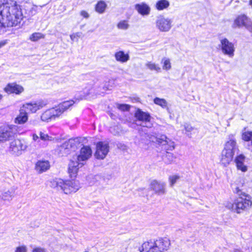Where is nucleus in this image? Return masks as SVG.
Here are the masks:
<instances>
[{
    "label": "nucleus",
    "mask_w": 252,
    "mask_h": 252,
    "mask_svg": "<svg viewBox=\"0 0 252 252\" xmlns=\"http://www.w3.org/2000/svg\"><path fill=\"white\" fill-rule=\"evenodd\" d=\"M92 89H90V88H89V89L86 88L85 89H84V94L82 95L80 97V99H82L83 98H86L89 95V94L91 93L90 92L92 91Z\"/></svg>",
    "instance_id": "obj_42"
},
{
    "label": "nucleus",
    "mask_w": 252,
    "mask_h": 252,
    "mask_svg": "<svg viewBox=\"0 0 252 252\" xmlns=\"http://www.w3.org/2000/svg\"><path fill=\"white\" fill-rule=\"evenodd\" d=\"M145 66L147 68L149 69L151 71H155L157 72H159L161 71V68L159 66L152 62H148L146 63Z\"/></svg>",
    "instance_id": "obj_31"
},
{
    "label": "nucleus",
    "mask_w": 252,
    "mask_h": 252,
    "mask_svg": "<svg viewBox=\"0 0 252 252\" xmlns=\"http://www.w3.org/2000/svg\"><path fill=\"white\" fill-rule=\"evenodd\" d=\"M223 147L231 149L237 152H240L239 145L237 142L235 135L233 134H230L227 135Z\"/></svg>",
    "instance_id": "obj_15"
},
{
    "label": "nucleus",
    "mask_w": 252,
    "mask_h": 252,
    "mask_svg": "<svg viewBox=\"0 0 252 252\" xmlns=\"http://www.w3.org/2000/svg\"><path fill=\"white\" fill-rule=\"evenodd\" d=\"M157 142L158 144L163 146L168 145L169 148H165L166 150H172L174 149V143L172 141L169 140L166 135H161L157 138Z\"/></svg>",
    "instance_id": "obj_22"
},
{
    "label": "nucleus",
    "mask_w": 252,
    "mask_h": 252,
    "mask_svg": "<svg viewBox=\"0 0 252 252\" xmlns=\"http://www.w3.org/2000/svg\"><path fill=\"white\" fill-rule=\"evenodd\" d=\"M92 151L89 146H83L79 154L74 157L70 161L68 166V172L71 177H75L79 168L84 165L85 162L90 158Z\"/></svg>",
    "instance_id": "obj_2"
},
{
    "label": "nucleus",
    "mask_w": 252,
    "mask_h": 252,
    "mask_svg": "<svg viewBox=\"0 0 252 252\" xmlns=\"http://www.w3.org/2000/svg\"><path fill=\"white\" fill-rule=\"evenodd\" d=\"M32 139L33 141L37 142L38 143L39 142L40 140V137H39V136L35 133L32 134Z\"/></svg>",
    "instance_id": "obj_47"
},
{
    "label": "nucleus",
    "mask_w": 252,
    "mask_h": 252,
    "mask_svg": "<svg viewBox=\"0 0 252 252\" xmlns=\"http://www.w3.org/2000/svg\"><path fill=\"white\" fill-rule=\"evenodd\" d=\"M40 139L43 141H49L53 140V137L49 136L44 132L40 131L39 132Z\"/></svg>",
    "instance_id": "obj_37"
},
{
    "label": "nucleus",
    "mask_w": 252,
    "mask_h": 252,
    "mask_svg": "<svg viewBox=\"0 0 252 252\" xmlns=\"http://www.w3.org/2000/svg\"><path fill=\"white\" fill-rule=\"evenodd\" d=\"M219 47L223 55L227 56L230 58L234 57L235 50L234 45L227 38H224L220 39Z\"/></svg>",
    "instance_id": "obj_8"
},
{
    "label": "nucleus",
    "mask_w": 252,
    "mask_h": 252,
    "mask_svg": "<svg viewBox=\"0 0 252 252\" xmlns=\"http://www.w3.org/2000/svg\"><path fill=\"white\" fill-rule=\"evenodd\" d=\"M249 4L251 6V7L252 8V0H250V1H249Z\"/></svg>",
    "instance_id": "obj_52"
},
{
    "label": "nucleus",
    "mask_w": 252,
    "mask_h": 252,
    "mask_svg": "<svg viewBox=\"0 0 252 252\" xmlns=\"http://www.w3.org/2000/svg\"><path fill=\"white\" fill-rule=\"evenodd\" d=\"M80 15L85 18H88L89 17V14L85 10L81 11L80 12Z\"/></svg>",
    "instance_id": "obj_48"
},
{
    "label": "nucleus",
    "mask_w": 252,
    "mask_h": 252,
    "mask_svg": "<svg viewBox=\"0 0 252 252\" xmlns=\"http://www.w3.org/2000/svg\"><path fill=\"white\" fill-rule=\"evenodd\" d=\"M135 117L139 121L145 122V126H146L147 127H151L152 125L151 123H150L151 116L149 114L144 112L141 110L138 109V110L136 111V112L135 113Z\"/></svg>",
    "instance_id": "obj_18"
},
{
    "label": "nucleus",
    "mask_w": 252,
    "mask_h": 252,
    "mask_svg": "<svg viewBox=\"0 0 252 252\" xmlns=\"http://www.w3.org/2000/svg\"><path fill=\"white\" fill-rule=\"evenodd\" d=\"M244 180L241 178H238L235 181L231 184V188L235 193L240 194L244 193L242 191L241 188L243 186Z\"/></svg>",
    "instance_id": "obj_25"
},
{
    "label": "nucleus",
    "mask_w": 252,
    "mask_h": 252,
    "mask_svg": "<svg viewBox=\"0 0 252 252\" xmlns=\"http://www.w3.org/2000/svg\"><path fill=\"white\" fill-rule=\"evenodd\" d=\"M234 26L238 27L244 26L250 32H252V22L245 15L238 16L234 21Z\"/></svg>",
    "instance_id": "obj_14"
},
{
    "label": "nucleus",
    "mask_w": 252,
    "mask_h": 252,
    "mask_svg": "<svg viewBox=\"0 0 252 252\" xmlns=\"http://www.w3.org/2000/svg\"><path fill=\"white\" fill-rule=\"evenodd\" d=\"M80 144L79 138H71L59 147L58 151L62 156L68 155L71 152L75 151Z\"/></svg>",
    "instance_id": "obj_6"
},
{
    "label": "nucleus",
    "mask_w": 252,
    "mask_h": 252,
    "mask_svg": "<svg viewBox=\"0 0 252 252\" xmlns=\"http://www.w3.org/2000/svg\"><path fill=\"white\" fill-rule=\"evenodd\" d=\"M150 188L156 194L158 195L164 194L166 192L164 183L153 181L151 183Z\"/></svg>",
    "instance_id": "obj_17"
},
{
    "label": "nucleus",
    "mask_w": 252,
    "mask_h": 252,
    "mask_svg": "<svg viewBox=\"0 0 252 252\" xmlns=\"http://www.w3.org/2000/svg\"><path fill=\"white\" fill-rule=\"evenodd\" d=\"M239 196L236 198L233 203H229L227 207L234 212L240 214L247 211L252 205V197L245 192L237 194Z\"/></svg>",
    "instance_id": "obj_5"
},
{
    "label": "nucleus",
    "mask_w": 252,
    "mask_h": 252,
    "mask_svg": "<svg viewBox=\"0 0 252 252\" xmlns=\"http://www.w3.org/2000/svg\"><path fill=\"white\" fill-rule=\"evenodd\" d=\"M17 130L15 125H3L0 126V143L12 139Z\"/></svg>",
    "instance_id": "obj_7"
},
{
    "label": "nucleus",
    "mask_w": 252,
    "mask_h": 252,
    "mask_svg": "<svg viewBox=\"0 0 252 252\" xmlns=\"http://www.w3.org/2000/svg\"><path fill=\"white\" fill-rule=\"evenodd\" d=\"M108 151V143L104 142H99L96 145L95 156L98 159H103L106 157Z\"/></svg>",
    "instance_id": "obj_13"
},
{
    "label": "nucleus",
    "mask_w": 252,
    "mask_h": 252,
    "mask_svg": "<svg viewBox=\"0 0 252 252\" xmlns=\"http://www.w3.org/2000/svg\"><path fill=\"white\" fill-rule=\"evenodd\" d=\"M135 9L143 16L148 15L151 10L150 7L144 2L135 4Z\"/></svg>",
    "instance_id": "obj_24"
},
{
    "label": "nucleus",
    "mask_w": 252,
    "mask_h": 252,
    "mask_svg": "<svg viewBox=\"0 0 252 252\" xmlns=\"http://www.w3.org/2000/svg\"><path fill=\"white\" fill-rule=\"evenodd\" d=\"M109 87L110 84L109 81H108V82H105V84L103 85L102 88L104 91L102 92V93H103L104 92L109 90Z\"/></svg>",
    "instance_id": "obj_46"
},
{
    "label": "nucleus",
    "mask_w": 252,
    "mask_h": 252,
    "mask_svg": "<svg viewBox=\"0 0 252 252\" xmlns=\"http://www.w3.org/2000/svg\"><path fill=\"white\" fill-rule=\"evenodd\" d=\"M49 186L58 190H62L65 194L77 191L80 188L78 181L75 180H63L56 178L50 181Z\"/></svg>",
    "instance_id": "obj_3"
},
{
    "label": "nucleus",
    "mask_w": 252,
    "mask_h": 252,
    "mask_svg": "<svg viewBox=\"0 0 252 252\" xmlns=\"http://www.w3.org/2000/svg\"><path fill=\"white\" fill-rule=\"evenodd\" d=\"M154 240H150L143 243L139 248L140 252H158Z\"/></svg>",
    "instance_id": "obj_20"
},
{
    "label": "nucleus",
    "mask_w": 252,
    "mask_h": 252,
    "mask_svg": "<svg viewBox=\"0 0 252 252\" xmlns=\"http://www.w3.org/2000/svg\"><path fill=\"white\" fill-rule=\"evenodd\" d=\"M14 192V189H11L3 191L0 196L3 200L10 201L13 198Z\"/></svg>",
    "instance_id": "obj_29"
},
{
    "label": "nucleus",
    "mask_w": 252,
    "mask_h": 252,
    "mask_svg": "<svg viewBox=\"0 0 252 252\" xmlns=\"http://www.w3.org/2000/svg\"><path fill=\"white\" fill-rule=\"evenodd\" d=\"M2 98V95L1 94H0V99Z\"/></svg>",
    "instance_id": "obj_54"
},
{
    "label": "nucleus",
    "mask_w": 252,
    "mask_h": 252,
    "mask_svg": "<svg viewBox=\"0 0 252 252\" xmlns=\"http://www.w3.org/2000/svg\"><path fill=\"white\" fill-rule=\"evenodd\" d=\"M169 6V2L167 0H159L156 4V8L158 10L167 8Z\"/></svg>",
    "instance_id": "obj_30"
},
{
    "label": "nucleus",
    "mask_w": 252,
    "mask_h": 252,
    "mask_svg": "<svg viewBox=\"0 0 252 252\" xmlns=\"http://www.w3.org/2000/svg\"><path fill=\"white\" fill-rule=\"evenodd\" d=\"M74 101L73 100L65 101L55 107L52 108L44 111L41 115L42 121L48 122L49 121L59 117L65 111L73 105Z\"/></svg>",
    "instance_id": "obj_4"
},
{
    "label": "nucleus",
    "mask_w": 252,
    "mask_h": 252,
    "mask_svg": "<svg viewBox=\"0 0 252 252\" xmlns=\"http://www.w3.org/2000/svg\"><path fill=\"white\" fill-rule=\"evenodd\" d=\"M27 146L23 141L20 139H15L10 143L9 147V153L14 156H19L23 151L26 150Z\"/></svg>",
    "instance_id": "obj_9"
},
{
    "label": "nucleus",
    "mask_w": 252,
    "mask_h": 252,
    "mask_svg": "<svg viewBox=\"0 0 252 252\" xmlns=\"http://www.w3.org/2000/svg\"><path fill=\"white\" fill-rule=\"evenodd\" d=\"M154 241L158 252H164L167 251L170 246V241L166 238H160Z\"/></svg>",
    "instance_id": "obj_16"
},
{
    "label": "nucleus",
    "mask_w": 252,
    "mask_h": 252,
    "mask_svg": "<svg viewBox=\"0 0 252 252\" xmlns=\"http://www.w3.org/2000/svg\"><path fill=\"white\" fill-rule=\"evenodd\" d=\"M175 158L173 156V154L167 152L164 158V160L165 162L167 163H170L171 162L174 161Z\"/></svg>",
    "instance_id": "obj_38"
},
{
    "label": "nucleus",
    "mask_w": 252,
    "mask_h": 252,
    "mask_svg": "<svg viewBox=\"0 0 252 252\" xmlns=\"http://www.w3.org/2000/svg\"><path fill=\"white\" fill-rule=\"evenodd\" d=\"M184 127L185 130L188 132H191L193 129V127H192L189 124H185L184 125Z\"/></svg>",
    "instance_id": "obj_43"
},
{
    "label": "nucleus",
    "mask_w": 252,
    "mask_h": 252,
    "mask_svg": "<svg viewBox=\"0 0 252 252\" xmlns=\"http://www.w3.org/2000/svg\"><path fill=\"white\" fill-rule=\"evenodd\" d=\"M6 44L5 41H1L0 42V48Z\"/></svg>",
    "instance_id": "obj_51"
},
{
    "label": "nucleus",
    "mask_w": 252,
    "mask_h": 252,
    "mask_svg": "<svg viewBox=\"0 0 252 252\" xmlns=\"http://www.w3.org/2000/svg\"><path fill=\"white\" fill-rule=\"evenodd\" d=\"M44 35L40 32H34L32 33L30 37V39L32 41H36L40 39L43 38Z\"/></svg>",
    "instance_id": "obj_34"
},
{
    "label": "nucleus",
    "mask_w": 252,
    "mask_h": 252,
    "mask_svg": "<svg viewBox=\"0 0 252 252\" xmlns=\"http://www.w3.org/2000/svg\"><path fill=\"white\" fill-rule=\"evenodd\" d=\"M234 252H242L241 251L239 250H235Z\"/></svg>",
    "instance_id": "obj_53"
},
{
    "label": "nucleus",
    "mask_w": 252,
    "mask_h": 252,
    "mask_svg": "<svg viewBox=\"0 0 252 252\" xmlns=\"http://www.w3.org/2000/svg\"><path fill=\"white\" fill-rule=\"evenodd\" d=\"M116 60L122 63H126L129 60V56L128 54H125L123 51H119L115 53Z\"/></svg>",
    "instance_id": "obj_28"
},
{
    "label": "nucleus",
    "mask_w": 252,
    "mask_h": 252,
    "mask_svg": "<svg viewBox=\"0 0 252 252\" xmlns=\"http://www.w3.org/2000/svg\"><path fill=\"white\" fill-rule=\"evenodd\" d=\"M47 105V102L44 100L33 101L24 104L21 107L28 113H34L37 110L41 109Z\"/></svg>",
    "instance_id": "obj_11"
},
{
    "label": "nucleus",
    "mask_w": 252,
    "mask_h": 252,
    "mask_svg": "<svg viewBox=\"0 0 252 252\" xmlns=\"http://www.w3.org/2000/svg\"><path fill=\"white\" fill-rule=\"evenodd\" d=\"M157 28L161 32H168L172 27V21L163 16L158 17L156 22Z\"/></svg>",
    "instance_id": "obj_12"
},
{
    "label": "nucleus",
    "mask_w": 252,
    "mask_h": 252,
    "mask_svg": "<svg viewBox=\"0 0 252 252\" xmlns=\"http://www.w3.org/2000/svg\"><path fill=\"white\" fill-rule=\"evenodd\" d=\"M242 139L245 141L250 142L248 144V149L252 151V131L243 132L242 134Z\"/></svg>",
    "instance_id": "obj_27"
},
{
    "label": "nucleus",
    "mask_w": 252,
    "mask_h": 252,
    "mask_svg": "<svg viewBox=\"0 0 252 252\" xmlns=\"http://www.w3.org/2000/svg\"><path fill=\"white\" fill-rule=\"evenodd\" d=\"M27 247L25 245L20 246L17 247L15 252H27Z\"/></svg>",
    "instance_id": "obj_41"
},
{
    "label": "nucleus",
    "mask_w": 252,
    "mask_h": 252,
    "mask_svg": "<svg viewBox=\"0 0 252 252\" xmlns=\"http://www.w3.org/2000/svg\"><path fill=\"white\" fill-rule=\"evenodd\" d=\"M4 91L8 94L14 93L18 94L24 91V88L16 83H9L5 87Z\"/></svg>",
    "instance_id": "obj_21"
},
{
    "label": "nucleus",
    "mask_w": 252,
    "mask_h": 252,
    "mask_svg": "<svg viewBox=\"0 0 252 252\" xmlns=\"http://www.w3.org/2000/svg\"><path fill=\"white\" fill-rule=\"evenodd\" d=\"M3 234V229L0 227V239L2 237Z\"/></svg>",
    "instance_id": "obj_50"
},
{
    "label": "nucleus",
    "mask_w": 252,
    "mask_h": 252,
    "mask_svg": "<svg viewBox=\"0 0 252 252\" xmlns=\"http://www.w3.org/2000/svg\"><path fill=\"white\" fill-rule=\"evenodd\" d=\"M81 33L80 32L73 33L70 35V38L72 41H74L76 38L80 37L81 36Z\"/></svg>",
    "instance_id": "obj_44"
},
{
    "label": "nucleus",
    "mask_w": 252,
    "mask_h": 252,
    "mask_svg": "<svg viewBox=\"0 0 252 252\" xmlns=\"http://www.w3.org/2000/svg\"><path fill=\"white\" fill-rule=\"evenodd\" d=\"M23 16L19 6L0 3V26L13 27L20 24Z\"/></svg>",
    "instance_id": "obj_1"
},
{
    "label": "nucleus",
    "mask_w": 252,
    "mask_h": 252,
    "mask_svg": "<svg viewBox=\"0 0 252 252\" xmlns=\"http://www.w3.org/2000/svg\"><path fill=\"white\" fill-rule=\"evenodd\" d=\"M239 152L223 147L220 156V163L224 167L227 166L233 161L234 156Z\"/></svg>",
    "instance_id": "obj_10"
},
{
    "label": "nucleus",
    "mask_w": 252,
    "mask_h": 252,
    "mask_svg": "<svg viewBox=\"0 0 252 252\" xmlns=\"http://www.w3.org/2000/svg\"><path fill=\"white\" fill-rule=\"evenodd\" d=\"M50 166L48 161L39 160L35 164V169L38 173H42L49 169Z\"/></svg>",
    "instance_id": "obj_23"
},
{
    "label": "nucleus",
    "mask_w": 252,
    "mask_h": 252,
    "mask_svg": "<svg viewBox=\"0 0 252 252\" xmlns=\"http://www.w3.org/2000/svg\"><path fill=\"white\" fill-rule=\"evenodd\" d=\"M129 27L127 20L121 21L117 25L118 29L123 30H127Z\"/></svg>",
    "instance_id": "obj_35"
},
{
    "label": "nucleus",
    "mask_w": 252,
    "mask_h": 252,
    "mask_svg": "<svg viewBox=\"0 0 252 252\" xmlns=\"http://www.w3.org/2000/svg\"><path fill=\"white\" fill-rule=\"evenodd\" d=\"M32 252H46L44 249L41 248H35L33 249Z\"/></svg>",
    "instance_id": "obj_49"
},
{
    "label": "nucleus",
    "mask_w": 252,
    "mask_h": 252,
    "mask_svg": "<svg viewBox=\"0 0 252 252\" xmlns=\"http://www.w3.org/2000/svg\"><path fill=\"white\" fill-rule=\"evenodd\" d=\"M161 63H163L162 68L164 70H169L171 68V63L170 60L167 58H163L162 59Z\"/></svg>",
    "instance_id": "obj_36"
},
{
    "label": "nucleus",
    "mask_w": 252,
    "mask_h": 252,
    "mask_svg": "<svg viewBox=\"0 0 252 252\" xmlns=\"http://www.w3.org/2000/svg\"><path fill=\"white\" fill-rule=\"evenodd\" d=\"M106 7V4L104 1L100 0L96 4L95 9L96 12L99 13H102L104 12Z\"/></svg>",
    "instance_id": "obj_32"
},
{
    "label": "nucleus",
    "mask_w": 252,
    "mask_h": 252,
    "mask_svg": "<svg viewBox=\"0 0 252 252\" xmlns=\"http://www.w3.org/2000/svg\"><path fill=\"white\" fill-rule=\"evenodd\" d=\"M246 158L244 154H240L237 155L233 159L236 164L237 168L242 172H246L248 169L247 167L244 164Z\"/></svg>",
    "instance_id": "obj_19"
},
{
    "label": "nucleus",
    "mask_w": 252,
    "mask_h": 252,
    "mask_svg": "<svg viewBox=\"0 0 252 252\" xmlns=\"http://www.w3.org/2000/svg\"><path fill=\"white\" fill-rule=\"evenodd\" d=\"M180 178V177L178 175H173L169 176V181L170 186L173 187L177 181Z\"/></svg>",
    "instance_id": "obj_39"
},
{
    "label": "nucleus",
    "mask_w": 252,
    "mask_h": 252,
    "mask_svg": "<svg viewBox=\"0 0 252 252\" xmlns=\"http://www.w3.org/2000/svg\"><path fill=\"white\" fill-rule=\"evenodd\" d=\"M118 148L122 151H125L127 150V147L122 143H119L117 145Z\"/></svg>",
    "instance_id": "obj_45"
},
{
    "label": "nucleus",
    "mask_w": 252,
    "mask_h": 252,
    "mask_svg": "<svg viewBox=\"0 0 252 252\" xmlns=\"http://www.w3.org/2000/svg\"><path fill=\"white\" fill-rule=\"evenodd\" d=\"M117 107L122 111H128L129 109L130 106L127 104H116Z\"/></svg>",
    "instance_id": "obj_40"
},
{
    "label": "nucleus",
    "mask_w": 252,
    "mask_h": 252,
    "mask_svg": "<svg viewBox=\"0 0 252 252\" xmlns=\"http://www.w3.org/2000/svg\"><path fill=\"white\" fill-rule=\"evenodd\" d=\"M28 120V116L24 109L20 108L19 110V114L15 119V123L18 124H23L27 122Z\"/></svg>",
    "instance_id": "obj_26"
},
{
    "label": "nucleus",
    "mask_w": 252,
    "mask_h": 252,
    "mask_svg": "<svg viewBox=\"0 0 252 252\" xmlns=\"http://www.w3.org/2000/svg\"><path fill=\"white\" fill-rule=\"evenodd\" d=\"M154 101L155 104L160 106L163 108L167 107V103L164 99L156 97Z\"/></svg>",
    "instance_id": "obj_33"
}]
</instances>
